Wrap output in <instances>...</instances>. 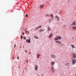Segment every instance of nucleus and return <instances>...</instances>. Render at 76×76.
Instances as JSON below:
<instances>
[{"label": "nucleus", "mask_w": 76, "mask_h": 76, "mask_svg": "<svg viewBox=\"0 0 76 76\" xmlns=\"http://www.w3.org/2000/svg\"><path fill=\"white\" fill-rule=\"evenodd\" d=\"M61 39V36H57V37H56L54 39V40L55 41H57V40H58V39Z\"/></svg>", "instance_id": "1"}, {"label": "nucleus", "mask_w": 76, "mask_h": 76, "mask_svg": "<svg viewBox=\"0 0 76 76\" xmlns=\"http://www.w3.org/2000/svg\"><path fill=\"white\" fill-rule=\"evenodd\" d=\"M72 64H75V63H76V60L73 59H72Z\"/></svg>", "instance_id": "2"}, {"label": "nucleus", "mask_w": 76, "mask_h": 76, "mask_svg": "<svg viewBox=\"0 0 76 76\" xmlns=\"http://www.w3.org/2000/svg\"><path fill=\"white\" fill-rule=\"evenodd\" d=\"M76 21H75L73 23H72V24L71 25L72 26H75L76 25Z\"/></svg>", "instance_id": "3"}, {"label": "nucleus", "mask_w": 76, "mask_h": 76, "mask_svg": "<svg viewBox=\"0 0 76 76\" xmlns=\"http://www.w3.org/2000/svg\"><path fill=\"white\" fill-rule=\"evenodd\" d=\"M26 42L28 43H30L31 42V38H29V39H27L26 40Z\"/></svg>", "instance_id": "4"}, {"label": "nucleus", "mask_w": 76, "mask_h": 76, "mask_svg": "<svg viewBox=\"0 0 76 76\" xmlns=\"http://www.w3.org/2000/svg\"><path fill=\"white\" fill-rule=\"evenodd\" d=\"M42 27V26H39L38 27H37L36 28H35L34 29V31H37V29H38L39 28H41Z\"/></svg>", "instance_id": "5"}, {"label": "nucleus", "mask_w": 76, "mask_h": 76, "mask_svg": "<svg viewBox=\"0 0 76 76\" xmlns=\"http://www.w3.org/2000/svg\"><path fill=\"white\" fill-rule=\"evenodd\" d=\"M51 57L52 58H56V56L54 54L51 55Z\"/></svg>", "instance_id": "6"}, {"label": "nucleus", "mask_w": 76, "mask_h": 76, "mask_svg": "<svg viewBox=\"0 0 76 76\" xmlns=\"http://www.w3.org/2000/svg\"><path fill=\"white\" fill-rule=\"evenodd\" d=\"M51 69H52V72H53L54 73V72H55V70H54V67L53 66H52L51 67Z\"/></svg>", "instance_id": "7"}, {"label": "nucleus", "mask_w": 76, "mask_h": 76, "mask_svg": "<svg viewBox=\"0 0 76 76\" xmlns=\"http://www.w3.org/2000/svg\"><path fill=\"white\" fill-rule=\"evenodd\" d=\"M72 29H73V30H76V26H72Z\"/></svg>", "instance_id": "8"}, {"label": "nucleus", "mask_w": 76, "mask_h": 76, "mask_svg": "<svg viewBox=\"0 0 76 76\" xmlns=\"http://www.w3.org/2000/svg\"><path fill=\"white\" fill-rule=\"evenodd\" d=\"M55 18H56L57 19V20H58V21H59V17H58L57 16H56Z\"/></svg>", "instance_id": "9"}, {"label": "nucleus", "mask_w": 76, "mask_h": 76, "mask_svg": "<svg viewBox=\"0 0 76 76\" xmlns=\"http://www.w3.org/2000/svg\"><path fill=\"white\" fill-rule=\"evenodd\" d=\"M44 7V5L43 4H42L40 5L39 6V7L40 8V9H41L42 8H43Z\"/></svg>", "instance_id": "10"}, {"label": "nucleus", "mask_w": 76, "mask_h": 76, "mask_svg": "<svg viewBox=\"0 0 76 76\" xmlns=\"http://www.w3.org/2000/svg\"><path fill=\"white\" fill-rule=\"evenodd\" d=\"M37 58H39V57H40V55L39 54H37Z\"/></svg>", "instance_id": "11"}, {"label": "nucleus", "mask_w": 76, "mask_h": 76, "mask_svg": "<svg viewBox=\"0 0 76 76\" xmlns=\"http://www.w3.org/2000/svg\"><path fill=\"white\" fill-rule=\"evenodd\" d=\"M55 63L54 62H51V64L52 66H53V65H54Z\"/></svg>", "instance_id": "12"}, {"label": "nucleus", "mask_w": 76, "mask_h": 76, "mask_svg": "<svg viewBox=\"0 0 76 76\" xmlns=\"http://www.w3.org/2000/svg\"><path fill=\"white\" fill-rule=\"evenodd\" d=\"M71 46H72V48H74L75 47V45H71Z\"/></svg>", "instance_id": "13"}, {"label": "nucleus", "mask_w": 76, "mask_h": 76, "mask_svg": "<svg viewBox=\"0 0 76 76\" xmlns=\"http://www.w3.org/2000/svg\"><path fill=\"white\" fill-rule=\"evenodd\" d=\"M56 43H58L59 44H61V42H59L58 41H56Z\"/></svg>", "instance_id": "14"}, {"label": "nucleus", "mask_w": 76, "mask_h": 76, "mask_svg": "<svg viewBox=\"0 0 76 76\" xmlns=\"http://www.w3.org/2000/svg\"><path fill=\"white\" fill-rule=\"evenodd\" d=\"M74 58H76V54L75 53H73Z\"/></svg>", "instance_id": "15"}, {"label": "nucleus", "mask_w": 76, "mask_h": 76, "mask_svg": "<svg viewBox=\"0 0 76 76\" xmlns=\"http://www.w3.org/2000/svg\"><path fill=\"white\" fill-rule=\"evenodd\" d=\"M70 64L69 63H66L65 64V66H69Z\"/></svg>", "instance_id": "16"}, {"label": "nucleus", "mask_w": 76, "mask_h": 76, "mask_svg": "<svg viewBox=\"0 0 76 76\" xmlns=\"http://www.w3.org/2000/svg\"><path fill=\"white\" fill-rule=\"evenodd\" d=\"M52 36H53V34H51L49 36V38H50L51 37H52Z\"/></svg>", "instance_id": "17"}, {"label": "nucleus", "mask_w": 76, "mask_h": 76, "mask_svg": "<svg viewBox=\"0 0 76 76\" xmlns=\"http://www.w3.org/2000/svg\"><path fill=\"white\" fill-rule=\"evenodd\" d=\"M53 20V18H50L49 20V22H51V21H52V20Z\"/></svg>", "instance_id": "18"}, {"label": "nucleus", "mask_w": 76, "mask_h": 76, "mask_svg": "<svg viewBox=\"0 0 76 76\" xmlns=\"http://www.w3.org/2000/svg\"><path fill=\"white\" fill-rule=\"evenodd\" d=\"M50 27L48 26V31H50Z\"/></svg>", "instance_id": "19"}, {"label": "nucleus", "mask_w": 76, "mask_h": 76, "mask_svg": "<svg viewBox=\"0 0 76 76\" xmlns=\"http://www.w3.org/2000/svg\"><path fill=\"white\" fill-rule=\"evenodd\" d=\"M34 38H36V39H38V37H37L36 36H34Z\"/></svg>", "instance_id": "20"}, {"label": "nucleus", "mask_w": 76, "mask_h": 76, "mask_svg": "<svg viewBox=\"0 0 76 76\" xmlns=\"http://www.w3.org/2000/svg\"><path fill=\"white\" fill-rule=\"evenodd\" d=\"M50 16H51V17H52V18H53V15L52 14H50Z\"/></svg>", "instance_id": "21"}, {"label": "nucleus", "mask_w": 76, "mask_h": 76, "mask_svg": "<svg viewBox=\"0 0 76 76\" xmlns=\"http://www.w3.org/2000/svg\"><path fill=\"white\" fill-rule=\"evenodd\" d=\"M40 30H41V31H44L45 30V29H44V30H42V29H40Z\"/></svg>", "instance_id": "22"}, {"label": "nucleus", "mask_w": 76, "mask_h": 76, "mask_svg": "<svg viewBox=\"0 0 76 76\" xmlns=\"http://www.w3.org/2000/svg\"><path fill=\"white\" fill-rule=\"evenodd\" d=\"M23 38L24 39H26V37H23Z\"/></svg>", "instance_id": "23"}, {"label": "nucleus", "mask_w": 76, "mask_h": 76, "mask_svg": "<svg viewBox=\"0 0 76 76\" xmlns=\"http://www.w3.org/2000/svg\"><path fill=\"white\" fill-rule=\"evenodd\" d=\"M23 38V36H21V39H22Z\"/></svg>", "instance_id": "24"}, {"label": "nucleus", "mask_w": 76, "mask_h": 76, "mask_svg": "<svg viewBox=\"0 0 76 76\" xmlns=\"http://www.w3.org/2000/svg\"><path fill=\"white\" fill-rule=\"evenodd\" d=\"M45 16H48V14L46 15Z\"/></svg>", "instance_id": "25"}, {"label": "nucleus", "mask_w": 76, "mask_h": 76, "mask_svg": "<svg viewBox=\"0 0 76 76\" xmlns=\"http://www.w3.org/2000/svg\"><path fill=\"white\" fill-rule=\"evenodd\" d=\"M25 33H26H26H27V31H25Z\"/></svg>", "instance_id": "26"}, {"label": "nucleus", "mask_w": 76, "mask_h": 76, "mask_svg": "<svg viewBox=\"0 0 76 76\" xmlns=\"http://www.w3.org/2000/svg\"><path fill=\"white\" fill-rule=\"evenodd\" d=\"M35 70H37V67H35Z\"/></svg>", "instance_id": "27"}, {"label": "nucleus", "mask_w": 76, "mask_h": 76, "mask_svg": "<svg viewBox=\"0 0 76 76\" xmlns=\"http://www.w3.org/2000/svg\"><path fill=\"white\" fill-rule=\"evenodd\" d=\"M26 17H28V16L27 15H26Z\"/></svg>", "instance_id": "28"}, {"label": "nucleus", "mask_w": 76, "mask_h": 76, "mask_svg": "<svg viewBox=\"0 0 76 76\" xmlns=\"http://www.w3.org/2000/svg\"><path fill=\"white\" fill-rule=\"evenodd\" d=\"M14 47H16V44L14 45Z\"/></svg>", "instance_id": "29"}, {"label": "nucleus", "mask_w": 76, "mask_h": 76, "mask_svg": "<svg viewBox=\"0 0 76 76\" xmlns=\"http://www.w3.org/2000/svg\"><path fill=\"white\" fill-rule=\"evenodd\" d=\"M41 31H41V30L39 31V32H41Z\"/></svg>", "instance_id": "30"}, {"label": "nucleus", "mask_w": 76, "mask_h": 76, "mask_svg": "<svg viewBox=\"0 0 76 76\" xmlns=\"http://www.w3.org/2000/svg\"><path fill=\"white\" fill-rule=\"evenodd\" d=\"M41 31H41V30L39 31V32H41Z\"/></svg>", "instance_id": "31"}, {"label": "nucleus", "mask_w": 76, "mask_h": 76, "mask_svg": "<svg viewBox=\"0 0 76 76\" xmlns=\"http://www.w3.org/2000/svg\"><path fill=\"white\" fill-rule=\"evenodd\" d=\"M25 33L24 32L23 33V35H24Z\"/></svg>", "instance_id": "32"}, {"label": "nucleus", "mask_w": 76, "mask_h": 76, "mask_svg": "<svg viewBox=\"0 0 76 76\" xmlns=\"http://www.w3.org/2000/svg\"><path fill=\"white\" fill-rule=\"evenodd\" d=\"M17 59H19V56H18V57H17Z\"/></svg>", "instance_id": "33"}, {"label": "nucleus", "mask_w": 76, "mask_h": 76, "mask_svg": "<svg viewBox=\"0 0 76 76\" xmlns=\"http://www.w3.org/2000/svg\"><path fill=\"white\" fill-rule=\"evenodd\" d=\"M25 51H25L26 53L27 52V50H26Z\"/></svg>", "instance_id": "34"}, {"label": "nucleus", "mask_w": 76, "mask_h": 76, "mask_svg": "<svg viewBox=\"0 0 76 76\" xmlns=\"http://www.w3.org/2000/svg\"><path fill=\"white\" fill-rule=\"evenodd\" d=\"M27 30V28H26L25 29L24 31H25V30Z\"/></svg>", "instance_id": "35"}, {"label": "nucleus", "mask_w": 76, "mask_h": 76, "mask_svg": "<svg viewBox=\"0 0 76 76\" xmlns=\"http://www.w3.org/2000/svg\"><path fill=\"white\" fill-rule=\"evenodd\" d=\"M26 61L27 63H28V60H26Z\"/></svg>", "instance_id": "36"}, {"label": "nucleus", "mask_w": 76, "mask_h": 76, "mask_svg": "<svg viewBox=\"0 0 76 76\" xmlns=\"http://www.w3.org/2000/svg\"><path fill=\"white\" fill-rule=\"evenodd\" d=\"M28 34H29V31H28Z\"/></svg>", "instance_id": "37"}, {"label": "nucleus", "mask_w": 76, "mask_h": 76, "mask_svg": "<svg viewBox=\"0 0 76 76\" xmlns=\"http://www.w3.org/2000/svg\"><path fill=\"white\" fill-rule=\"evenodd\" d=\"M36 67H37V65H36Z\"/></svg>", "instance_id": "38"}, {"label": "nucleus", "mask_w": 76, "mask_h": 76, "mask_svg": "<svg viewBox=\"0 0 76 76\" xmlns=\"http://www.w3.org/2000/svg\"><path fill=\"white\" fill-rule=\"evenodd\" d=\"M29 54H31V53L30 52Z\"/></svg>", "instance_id": "39"}, {"label": "nucleus", "mask_w": 76, "mask_h": 76, "mask_svg": "<svg viewBox=\"0 0 76 76\" xmlns=\"http://www.w3.org/2000/svg\"><path fill=\"white\" fill-rule=\"evenodd\" d=\"M44 76V75H42V76Z\"/></svg>", "instance_id": "40"}, {"label": "nucleus", "mask_w": 76, "mask_h": 76, "mask_svg": "<svg viewBox=\"0 0 76 76\" xmlns=\"http://www.w3.org/2000/svg\"><path fill=\"white\" fill-rule=\"evenodd\" d=\"M38 76H40V75H38Z\"/></svg>", "instance_id": "41"}, {"label": "nucleus", "mask_w": 76, "mask_h": 76, "mask_svg": "<svg viewBox=\"0 0 76 76\" xmlns=\"http://www.w3.org/2000/svg\"><path fill=\"white\" fill-rule=\"evenodd\" d=\"M20 48H21V47H20Z\"/></svg>", "instance_id": "42"}, {"label": "nucleus", "mask_w": 76, "mask_h": 76, "mask_svg": "<svg viewBox=\"0 0 76 76\" xmlns=\"http://www.w3.org/2000/svg\"><path fill=\"white\" fill-rule=\"evenodd\" d=\"M23 48H24V46H23Z\"/></svg>", "instance_id": "43"}, {"label": "nucleus", "mask_w": 76, "mask_h": 76, "mask_svg": "<svg viewBox=\"0 0 76 76\" xmlns=\"http://www.w3.org/2000/svg\"><path fill=\"white\" fill-rule=\"evenodd\" d=\"M37 68H38V66H37Z\"/></svg>", "instance_id": "44"}, {"label": "nucleus", "mask_w": 76, "mask_h": 76, "mask_svg": "<svg viewBox=\"0 0 76 76\" xmlns=\"http://www.w3.org/2000/svg\"><path fill=\"white\" fill-rule=\"evenodd\" d=\"M75 16H76V15H75Z\"/></svg>", "instance_id": "45"}, {"label": "nucleus", "mask_w": 76, "mask_h": 76, "mask_svg": "<svg viewBox=\"0 0 76 76\" xmlns=\"http://www.w3.org/2000/svg\"><path fill=\"white\" fill-rule=\"evenodd\" d=\"M72 39H73V38H72Z\"/></svg>", "instance_id": "46"}]
</instances>
